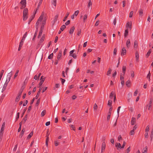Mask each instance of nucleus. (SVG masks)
I'll return each instance as SVG.
<instances>
[{"label":"nucleus","instance_id":"8","mask_svg":"<svg viewBox=\"0 0 153 153\" xmlns=\"http://www.w3.org/2000/svg\"><path fill=\"white\" fill-rule=\"evenodd\" d=\"M40 80H41V81L39 83V85L40 86H41L42 85V84L43 82L45 80V78L43 77V76H42L41 77Z\"/></svg>","mask_w":153,"mask_h":153},{"label":"nucleus","instance_id":"46","mask_svg":"<svg viewBox=\"0 0 153 153\" xmlns=\"http://www.w3.org/2000/svg\"><path fill=\"white\" fill-rule=\"evenodd\" d=\"M24 40L23 39H22L20 42L19 45L20 46H22V45H23V43L24 42Z\"/></svg>","mask_w":153,"mask_h":153},{"label":"nucleus","instance_id":"44","mask_svg":"<svg viewBox=\"0 0 153 153\" xmlns=\"http://www.w3.org/2000/svg\"><path fill=\"white\" fill-rule=\"evenodd\" d=\"M81 29H79L78 30V32H77V35L78 36H79L81 35Z\"/></svg>","mask_w":153,"mask_h":153},{"label":"nucleus","instance_id":"3","mask_svg":"<svg viewBox=\"0 0 153 153\" xmlns=\"http://www.w3.org/2000/svg\"><path fill=\"white\" fill-rule=\"evenodd\" d=\"M28 17V10L27 8H25L23 11V20H26Z\"/></svg>","mask_w":153,"mask_h":153},{"label":"nucleus","instance_id":"7","mask_svg":"<svg viewBox=\"0 0 153 153\" xmlns=\"http://www.w3.org/2000/svg\"><path fill=\"white\" fill-rule=\"evenodd\" d=\"M126 50L125 48L123 47L122 49V51L121 52V55L122 56L126 54Z\"/></svg>","mask_w":153,"mask_h":153},{"label":"nucleus","instance_id":"36","mask_svg":"<svg viewBox=\"0 0 153 153\" xmlns=\"http://www.w3.org/2000/svg\"><path fill=\"white\" fill-rule=\"evenodd\" d=\"M121 108L120 106H119L118 107L117 109V115H118V117L119 116V112L120 111V109Z\"/></svg>","mask_w":153,"mask_h":153},{"label":"nucleus","instance_id":"54","mask_svg":"<svg viewBox=\"0 0 153 153\" xmlns=\"http://www.w3.org/2000/svg\"><path fill=\"white\" fill-rule=\"evenodd\" d=\"M20 97L19 96H17L16 99L15 101L16 102H18L19 100Z\"/></svg>","mask_w":153,"mask_h":153},{"label":"nucleus","instance_id":"60","mask_svg":"<svg viewBox=\"0 0 153 153\" xmlns=\"http://www.w3.org/2000/svg\"><path fill=\"white\" fill-rule=\"evenodd\" d=\"M44 25H41V27H40V31H43V30L44 29Z\"/></svg>","mask_w":153,"mask_h":153},{"label":"nucleus","instance_id":"14","mask_svg":"<svg viewBox=\"0 0 153 153\" xmlns=\"http://www.w3.org/2000/svg\"><path fill=\"white\" fill-rule=\"evenodd\" d=\"M75 29V27L74 26L72 27L71 28L70 30H69V33L70 34H72L73 33L74 30Z\"/></svg>","mask_w":153,"mask_h":153},{"label":"nucleus","instance_id":"35","mask_svg":"<svg viewBox=\"0 0 153 153\" xmlns=\"http://www.w3.org/2000/svg\"><path fill=\"white\" fill-rule=\"evenodd\" d=\"M130 83V81L129 80H128L126 82V84L127 87L130 86V85H129Z\"/></svg>","mask_w":153,"mask_h":153},{"label":"nucleus","instance_id":"29","mask_svg":"<svg viewBox=\"0 0 153 153\" xmlns=\"http://www.w3.org/2000/svg\"><path fill=\"white\" fill-rule=\"evenodd\" d=\"M46 113V111L45 110H43L41 113V116L42 117L44 116Z\"/></svg>","mask_w":153,"mask_h":153},{"label":"nucleus","instance_id":"32","mask_svg":"<svg viewBox=\"0 0 153 153\" xmlns=\"http://www.w3.org/2000/svg\"><path fill=\"white\" fill-rule=\"evenodd\" d=\"M66 26H65V25H62L61 28H60V30H62V31H63L66 28Z\"/></svg>","mask_w":153,"mask_h":153},{"label":"nucleus","instance_id":"23","mask_svg":"<svg viewBox=\"0 0 153 153\" xmlns=\"http://www.w3.org/2000/svg\"><path fill=\"white\" fill-rule=\"evenodd\" d=\"M97 108H98V106H97V104L96 103H95L94 105V107H93L94 110L95 111V110H97Z\"/></svg>","mask_w":153,"mask_h":153},{"label":"nucleus","instance_id":"20","mask_svg":"<svg viewBox=\"0 0 153 153\" xmlns=\"http://www.w3.org/2000/svg\"><path fill=\"white\" fill-rule=\"evenodd\" d=\"M20 3L22 5L25 4V5H26V0H22L21 1Z\"/></svg>","mask_w":153,"mask_h":153},{"label":"nucleus","instance_id":"9","mask_svg":"<svg viewBox=\"0 0 153 153\" xmlns=\"http://www.w3.org/2000/svg\"><path fill=\"white\" fill-rule=\"evenodd\" d=\"M115 144L116 146L117 147V148L118 150H119L120 149L122 148V147L121 146V144L120 143H116Z\"/></svg>","mask_w":153,"mask_h":153},{"label":"nucleus","instance_id":"42","mask_svg":"<svg viewBox=\"0 0 153 153\" xmlns=\"http://www.w3.org/2000/svg\"><path fill=\"white\" fill-rule=\"evenodd\" d=\"M114 93L113 91H112L111 92L110 94V98L112 99V97L114 96Z\"/></svg>","mask_w":153,"mask_h":153},{"label":"nucleus","instance_id":"28","mask_svg":"<svg viewBox=\"0 0 153 153\" xmlns=\"http://www.w3.org/2000/svg\"><path fill=\"white\" fill-rule=\"evenodd\" d=\"M149 126L148 125L146 127L145 129V132H149Z\"/></svg>","mask_w":153,"mask_h":153},{"label":"nucleus","instance_id":"25","mask_svg":"<svg viewBox=\"0 0 153 153\" xmlns=\"http://www.w3.org/2000/svg\"><path fill=\"white\" fill-rule=\"evenodd\" d=\"M92 5V2L91 0H89L88 4V7L89 8Z\"/></svg>","mask_w":153,"mask_h":153},{"label":"nucleus","instance_id":"45","mask_svg":"<svg viewBox=\"0 0 153 153\" xmlns=\"http://www.w3.org/2000/svg\"><path fill=\"white\" fill-rule=\"evenodd\" d=\"M134 129H132L131 130L130 133V135H134Z\"/></svg>","mask_w":153,"mask_h":153},{"label":"nucleus","instance_id":"47","mask_svg":"<svg viewBox=\"0 0 153 153\" xmlns=\"http://www.w3.org/2000/svg\"><path fill=\"white\" fill-rule=\"evenodd\" d=\"M49 140V137H48H48L47 138L46 140V145L47 146H48V142Z\"/></svg>","mask_w":153,"mask_h":153},{"label":"nucleus","instance_id":"55","mask_svg":"<svg viewBox=\"0 0 153 153\" xmlns=\"http://www.w3.org/2000/svg\"><path fill=\"white\" fill-rule=\"evenodd\" d=\"M130 151V147H129L126 149V153H128V152H129Z\"/></svg>","mask_w":153,"mask_h":153},{"label":"nucleus","instance_id":"41","mask_svg":"<svg viewBox=\"0 0 153 153\" xmlns=\"http://www.w3.org/2000/svg\"><path fill=\"white\" fill-rule=\"evenodd\" d=\"M133 14V11H131L129 14V17H130V18L132 17Z\"/></svg>","mask_w":153,"mask_h":153},{"label":"nucleus","instance_id":"4","mask_svg":"<svg viewBox=\"0 0 153 153\" xmlns=\"http://www.w3.org/2000/svg\"><path fill=\"white\" fill-rule=\"evenodd\" d=\"M132 24L131 22H128L127 23L126 27V28L128 29L129 30H131L132 28Z\"/></svg>","mask_w":153,"mask_h":153},{"label":"nucleus","instance_id":"15","mask_svg":"<svg viewBox=\"0 0 153 153\" xmlns=\"http://www.w3.org/2000/svg\"><path fill=\"white\" fill-rule=\"evenodd\" d=\"M136 122V119L134 117H132L131 119V125H133Z\"/></svg>","mask_w":153,"mask_h":153},{"label":"nucleus","instance_id":"39","mask_svg":"<svg viewBox=\"0 0 153 153\" xmlns=\"http://www.w3.org/2000/svg\"><path fill=\"white\" fill-rule=\"evenodd\" d=\"M87 16L86 14H85L83 17V22H85V20L87 19Z\"/></svg>","mask_w":153,"mask_h":153},{"label":"nucleus","instance_id":"58","mask_svg":"<svg viewBox=\"0 0 153 153\" xmlns=\"http://www.w3.org/2000/svg\"><path fill=\"white\" fill-rule=\"evenodd\" d=\"M70 21L69 20H68L65 23V24L66 25H67L70 24Z\"/></svg>","mask_w":153,"mask_h":153},{"label":"nucleus","instance_id":"24","mask_svg":"<svg viewBox=\"0 0 153 153\" xmlns=\"http://www.w3.org/2000/svg\"><path fill=\"white\" fill-rule=\"evenodd\" d=\"M19 72V70H17L14 76L13 79H15L18 75V73Z\"/></svg>","mask_w":153,"mask_h":153},{"label":"nucleus","instance_id":"49","mask_svg":"<svg viewBox=\"0 0 153 153\" xmlns=\"http://www.w3.org/2000/svg\"><path fill=\"white\" fill-rule=\"evenodd\" d=\"M54 143L56 146H57L59 144V142L57 140L54 141Z\"/></svg>","mask_w":153,"mask_h":153},{"label":"nucleus","instance_id":"16","mask_svg":"<svg viewBox=\"0 0 153 153\" xmlns=\"http://www.w3.org/2000/svg\"><path fill=\"white\" fill-rule=\"evenodd\" d=\"M135 58H136V59L137 61H138L139 60V53L137 52H136L135 53Z\"/></svg>","mask_w":153,"mask_h":153},{"label":"nucleus","instance_id":"21","mask_svg":"<svg viewBox=\"0 0 153 153\" xmlns=\"http://www.w3.org/2000/svg\"><path fill=\"white\" fill-rule=\"evenodd\" d=\"M25 131V129H23L20 134V136L21 137V138L23 136L24 133Z\"/></svg>","mask_w":153,"mask_h":153},{"label":"nucleus","instance_id":"63","mask_svg":"<svg viewBox=\"0 0 153 153\" xmlns=\"http://www.w3.org/2000/svg\"><path fill=\"white\" fill-rule=\"evenodd\" d=\"M113 23L114 25H115L116 23V18H115L113 21Z\"/></svg>","mask_w":153,"mask_h":153},{"label":"nucleus","instance_id":"37","mask_svg":"<svg viewBox=\"0 0 153 153\" xmlns=\"http://www.w3.org/2000/svg\"><path fill=\"white\" fill-rule=\"evenodd\" d=\"M131 76L132 78L134 77V71H131Z\"/></svg>","mask_w":153,"mask_h":153},{"label":"nucleus","instance_id":"38","mask_svg":"<svg viewBox=\"0 0 153 153\" xmlns=\"http://www.w3.org/2000/svg\"><path fill=\"white\" fill-rule=\"evenodd\" d=\"M139 13V14L140 15H142L143 14V10L142 9H140V10Z\"/></svg>","mask_w":153,"mask_h":153},{"label":"nucleus","instance_id":"51","mask_svg":"<svg viewBox=\"0 0 153 153\" xmlns=\"http://www.w3.org/2000/svg\"><path fill=\"white\" fill-rule=\"evenodd\" d=\"M79 10H77L75 11L74 13V15H75L76 16L78 15L79 13Z\"/></svg>","mask_w":153,"mask_h":153},{"label":"nucleus","instance_id":"2","mask_svg":"<svg viewBox=\"0 0 153 153\" xmlns=\"http://www.w3.org/2000/svg\"><path fill=\"white\" fill-rule=\"evenodd\" d=\"M44 16V13L43 12L41 15L40 16L39 18L38 19L36 25V29H38V25L41 22H42V20L43 19V17Z\"/></svg>","mask_w":153,"mask_h":153},{"label":"nucleus","instance_id":"56","mask_svg":"<svg viewBox=\"0 0 153 153\" xmlns=\"http://www.w3.org/2000/svg\"><path fill=\"white\" fill-rule=\"evenodd\" d=\"M4 72V71L3 70H2L0 74V77L1 78L2 77V76Z\"/></svg>","mask_w":153,"mask_h":153},{"label":"nucleus","instance_id":"59","mask_svg":"<svg viewBox=\"0 0 153 153\" xmlns=\"http://www.w3.org/2000/svg\"><path fill=\"white\" fill-rule=\"evenodd\" d=\"M132 96V95L130 93H129L127 95V98H128L130 99L131 97Z\"/></svg>","mask_w":153,"mask_h":153},{"label":"nucleus","instance_id":"18","mask_svg":"<svg viewBox=\"0 0 153 153\" xmlns=\"http://www.w3.org/2000/svg\"><path fill=\"white\" fill-rule=\"evenodd\" d=\"M69 13L68 12H67L66 13V15L64 18V19L63 20V21L64 22L66 21V19H67L68 16L69 15Z\"/></svg>","mask_w":153,"mask_h":153},{"label":"nucleus","instance_id":"11","mask_svg":"<svg viewBox=\"0 0 153 153\" xmlns=\"http://www.w3.org/2000/svg\"><path fill=\"white\" fill-rule=\"evenodd\" d=\"M34 16V15H33L30 17L28 20V24H29L31 21L33 19Z\"/></svg>","mask_w":153,"mask_h":153},{"label":"nucleus","instance_id":"30","mask_svg":"<svg viewBox=\"0 0 153 153\" xmlns=\"http://www.w3.org/2000/svg\"><path fill=\"white\" fill-rule=\"evenodd\" d=\"M151 50L150 49L149 51H148L146 54V56L148 57L149 55L151 53Z\"/></svg>","mask_w":153,"mask_h":153},{"label":"nucleus","instance_id":"1","mask_svg":"<svg viewBox=\"0 0 153 153\" xmlns=\"http://www.w3.org/2000/svg\"><path fill=\"white\" fill-rule=\"evenodd\" d=\"M12 71L8 74L7 76L5 82L4 84L3 87L2 88L1 92H3L6 89V87L8 85V84L10 82V79L11 78L12 74L11 73Z\"/></svg>","mask_w":153,"mask_h":153},{"label":"nucleus","instance_id":"64","mask_svg":"<svg viewBox=\"0 0 153 153\" xmlns=\"http://www.w3.org/2000/svg\"><path fill=\"white\" fill-rule=\"evenodd\" d=\"M150 136L151 137H153V128L151 131Z\"/></svg>","mask_w":153,"mask_h":153},{"label":"nucleus","instance_id":"43","mask_svg":"<svg viewBox=\"0 0 153 153\" xmlns=\"http://www.w3.org/2000/svg\"><path fill=\"white\" fill-rule=\"evenodd\" d=\"M56 0H53V2L52 3L55 6L56 5Z\"/></svg>","mask_w":153,"mask_h":153},{"label":"nucleus","instance_id":"40","mask_svg":"<svg viewBox=\"0 0 153 153\" xmlns=\"http://www.w3.org/2000/svg\"><path fill=\"white\" fill-rule=\"evenodd\" d=\"M22 125V122H20L19 124V127L18 130V132H19L21 131Z\"/></svg>","mask_w":153,"mask_h":153},{"label":"nucleus","instance_id":"19","mask_svg":"<svg viewBox=\"0 0 153 153\" xmlns=\"http://www.w3.org/2000/svg\"><path fill=\"white\" fill-rule=\"evenodd\" d=\"M130 44V41L129 40H128L126 42V45L127 48H129Z\"/></svg>","mask_w":153,"mask_h":153},{"label":"nucleus","instance_id":"22","mask_svg":"<svg viewBox=\"0 0 153 153\" xmlns=\"http://www.w3.org/2000/svg\"><path fill=\"white\" fill-rule=\"evenodd\" d=\"M147 151V146L145 147L144 149H143L142 153H146Z\"/></svg>","mask_w":153,"mask_h":153},{"label":"nucleus","instance_id":"10","mask_svg":"<svg viewBox=\"0 0 153 153\" xmlns=\"http://www.w3.org/2000/svg\"><path fill=\"white\" fill-rule=\"evenodd\" d=\"M128 28H126L125 30V33H124V36L125 38L127 37L128 36Z\"/></svg>","mask_w":153,"mask_h":153},{"label":"nucleus","instance_id":"53","mask_svg":"<svg viewBox=\"0 0 153 153\" xmlns=\"http://www.w3.org/2000/svg\"><path fill=\"white\" fill-rule=\"evenodd\" d=\"M74 51L75 50H74L71 51L70 52V55L71 56Z\"/></svg>","mask_w":153,"mask_h":153},{"label":"nucleus","instance_id":"57","mask_svg":"<svg viewBox=\"0 0 153 153\" xmlns=\"http://www.w3.org/2000/svg\"><path fill=\"white\" fill-rule=\"evenodd\" d=\"M152 100H151L149 102V107H148V109H150V107L151 106V105L152 104Z\"/></svg>","mask_w":153,"mask_h":153},{"label":"nucleus","instance_id":"62","mask_svg":"<svg viewBox=\"0 0 153 153\" xmlns=\"http://www.w3.org/2000/svg\"><path fill=\"white\" fill-rule=\"evenodd\" d=\"M117 50L116 48H114V50L113 53L114 55H116Z\"/></svg>","mask_w":153,"mask_h":153},{"label":"nucleus","instance_id":"27","mask_svg":"<svg viewBox=\"0 0 153 153\" xmlns=\"http://www.w3.org/2000/svg\"><path fill=\"white\" fill-rule=\"evenodd\" d=\"M33 131H31L30 134L29 135L27 138L29 139L33 135Z\"/></svg>","mask_w":153,"mask_h":153},{"label":"nucleus","instance_id":"52","mask_svg":"<svg viewBox=\"0 0 153 153\" xmlns=\"http://www.w3.org/2000/svg\"><path fill=\"white\" fill-rule=\"evenodd\" d=\"M137 42L136 41H135L134 42V46L135 48L137 47Z\"/></svg>","mask_w":153,"mask_h":153},{"label":"nucleus","instance_id":"12","mask_svg":"<svg viewBox=\"0 0 153 153\" xmlns=\"http://www.w3.org/2000/svg\"><path fill=\"white\" fill-rule=\"evenodd\" d=\"M58 15H56L55 16L54 19L53 20V21L52 22L53 23V24H54L55 22H56L57 21L58 18Z\"/></svg>","mask_w":153,"mask_h":153},{"label":"nucleus","instance_id":"50","mask_svg":"<svg viewBox=\"0 0 153 153\" xmlns=\"http://www.w3.org/2000/svg\"><path fill=\"white\" fill-rule=\"evenodd\" d=\"M70 127H71V128L72 129H73L74 131H75V127L74 125H70Z\"/></svg>","mask_w":153,"mask_h":153},{"label":"nucleus","instance_id":"6","mask_svg":"<svg viewBox=\"0 0 153 153\" xmlns=\"http://www.w3.org/2000/svg\"><path fill=\"white\" fill-rule=\"evenodd\" d=\"M106 145L105 142H103L102 144L101 147V153H102L103 151L105 149Z\"/></svg>","mask_w":153,"mask_h":153},{"label":"nucleus","instance_id":"26","mask_svg":"<svg viewBox=\"0 0 153 153\" xmlns=\"http://www.w3.org/2000/svg\"><path fill=\"white\" fill-rule=\"evenodd\" d=\"M112 103V101L111 100H109L108 101V105L109 106H111Z\"/></svg>","mask_w":153,"mask_h":153},{"label":"nucleus","instance_id":"48","mask_svg":"<svg viewBox=\"0 0 153 153\" xmlns=\"http://www.w3.org/2000/svg\"><path fill=\"white\" fill-rule=\"evenodd\" d=\"M53 53H51L48 56V58L49 59H51L53 57Z\"/></svg>","mask_w":153,"mask_h":153},{"label":"nucleus","instance_id":"61","mask_svg":"<svg viewBox=\"0 0 153 153\" xmlns=\"http://www.w3.org/2000/svg\"><path fill=\"white\" fill-rule=\"evenodd\" d=\"M26 7V5H25V4H22V6L21 7L20 9H22L23 8H24Z\"/></svg>","mask_w":153,"mask_h":153},{"label":"nucleus","instance_id":"17","mask_svg":"<svg viewBox=\"0 0 153 153\" xmlns=\"http://www.w3.org/2000/svg\"><path fill=\"white\" fill-rule=\"evenodd\" d=\"M126 69V67L125 66H123L122 71L123 73V75H124L125 74V72Z\"/></svg>","mask_w":153,"mask_h":153},{"label":"nucleus","instance_id":"33","mask_svg":"<svg viewBox=\"0 0 153 153\" xmlns=\"http://www.w3.org/2000/svg\"><path fill=\"white\" fill-rule=\"evenodd\" d=\"M112 70L111 69L109 68L108 71L107 72V75H109L111 74Z\"/></svg>","mask_w":153,"mask_h":153},{"label":"nucleus","instance_id":"31","mask_svg":"<svg viewBox=\"0 0 153 153\" xmlns=\"http://www.w3.org/2000/svg\"><path fill=\"white\" fill-rule=\"evenodd\" d=\"M42 31L40 30L38 36V38H39L41 37L42 34Z\"/></svg>","mask_w":153,"mask_h":153},{"label":"nucleus","instance_id":"5","mask_svg":"<svg viewBox=\"0 0 153 153\" xmlns=\"http://www.w3.org/2000/svg\"><path fill=\"white\" fill-rule=\"evenodd\" d=\"M4 128H1L0 131V140H1L4 133Z\"/></svg>","mask_w":153,"mask_h":153},{"label":"nucleus","instance_id":"34","mask_svg":"<svg viewBox=\"0 0 153 153\" xmlns=\"http://www.w3.org/2000/svg\"><path fill=\"white\" fill-rule=\"evenodd\" d=\"M43 20L42 21V25H45L46 24V19H45V18H43Z\"/></svg>","mask_w":153,"mask_h":153},{"label":"nucleus","instance_id":"13","mask_svg":"<svg viewBox=\"0 0 153 153\" xmlns=\"http://www.w3.org/2000/svg\"><path fill=\"white\" fill-rule=\"evenodd\" d=\"M62 56V51H60L59 53L58 54L57 57V59L58 60H59L61 57Z\"/></svg>","mask_w":153,"mask_h":153}]
</instances>
